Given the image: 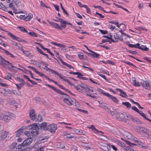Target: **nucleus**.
Masks as SVG:
<instances>
[{
  "label": "nucleus",
  "instance_id": "47",
  "mask_svg": "<svg viewBox=\"0 0 151 151\" xmlns=\"http://www.w3.org/2000/svg\"><path fill=\"white\" fill-rule=\"evenodd\" d=\"M71 150L72 151H76L77 147L73 145L71 147Z\"/></svg>",
  "mask_w": 151,
  "mask_h": 151
},
{
  "label": "nucleus",
  "instance_id": "10",
  "mask_svg": "<svg viewBox=\"0 0 151 151\" xmlns=\"http://www.w3.org/2000/svg\"><path fill=\"white\" fill-rule=\"evenodd\" d=\"M9 63V62L0 56V65L3 67H6L7 64Z\"/></svg>",
  "mask_w": 151,
  "mask_h": 151
},
{
  "label": "nucleus",
  "instance_id": "22",
  "mask_svg": "<svg viewBox=\"0 0 151 151\" xmlns=\"http://www.w3.org/2000/svg\"><path fill=\"white\" fill-rule=\"evenodd\" d=\"M126 114L125 113H119V117H117L118 118H120V120H122L126 118L125 117L126 116Z\"/></svg>",
  "mask_w": 151,
  "mask_h": 151
},
{
  "label": "nucleus",
  "instance_id": "4",
  "mask_svg": "<svg viewBox=\"0 0 151 151\" xmlns=\"http://www.w3.org/2000/svg\"><path fill=\"white\" fill-rule=\"evenodd\" d=\"M17 79L20 83L18 84H15L17 86V89L19 90L23 87L25 83L22 79L18 78Z\"/></svg>",
  "mask_w": 151,
  "mask_h": 151
},
{
  "label": "nucleus",
  "instance_id": "14",
  "mask_svg": "<svg viewBox=\"0 0 151 151\" xmlns=\"http://www.w3.org/2000/svg\"><path fill=\"white\" fill-rule=\"evenodd\" d=\"M24 128V127H22L21 128L17 130L15 132V136L17 137H19L23 133L24 131L23 129Z\"/></svg>",
  "mask_w": 151,
  "mask_h": 151
},
{
  "label": "nucleus",
  "instance_id": "1",
  "mask_svg": "<svg viewBox=\"0 0 151 151\" xmlns=\"http://www.w3.org/2000/svg\"><path fill=\"white\" fill-rule=\"evenodd\" d=\"M112 132L114 134L119 136H123L124 138L130 140L132 142H137V140L133 139V136L132 134L122 129H118L117 128H115L112 130Z\"/></svg>",
  "mask_w": 151,
  "mask_h": 151
},
{
  "label": "nucleus",
  "instance_id": "32",
  "mask_svg": "<svg viewBox=\"0 0 151 151\" xmlns=\"http://www.w3.org/2000/svg\"><path fill=\"white\" fill-rule=\"evenodd\" d=\"M36 121H38L39 122H41L42 121V116L40 115H38L37 116V117L36 118V120H35Z\"/></svg>",
  "mask_w": 151,
  "mask_h": 151
},
{
  "label": "nucleus",
  "instance_id": "39",
  "mask_svg": "<svg viewBox=\"0 0 151 151\" xmlns=\"http://www.w3.org/2000/svg\"><path fill=\"white\" fill-rule=\"evenodd\" d=\"M135 143H137V144L139 145V146L140 147H144V148H147V146H144L143 145H144V144L141 142H140L139 141L137 140V142H135Z\"/></svg>",
  "mask_w": 151,
  "mask_h": 151
},
{
  "label": "nucleus",
  "instance_id": "56",
  "mask_svg": "<svg viewBox=\"0 0 151 151\" xmlns=\"http://www.w3.org/2000/svg\"><path fill=\"white\" fill-rule=\"evenodd\" d=\"M78 4L80 7H84L85 8L86 6V5L82 4L79 1L78 2Z\"/></svg>",
  "mask_w": 151,
  "mask_h": 151
},
{
  "label": "nucleus",
  "instance_id": "38",
  "mask_svg": "<svg viewBox=\"0 0 151 151\" xmlns=\"http://www.w3.org/2000/svg\"><path fill=\"white\" fill-rule=\"evenodd\" d=\"M18 28H19L22 32H24L26 33H28V31L26 30L25 28L23 27H18Z\"/></svg>",
  "mask_w": 151,
  "mask_h": 151
},
{
  "label": "nucleus",
  "instance_id": "51",
  "mask_svg": "<svg viewBox=\"0 0 151 151\" xmlns=\"http://www.w3.org/2000/svg\"><path fill=\"white\" fill-rule=\"evenodd\" d=\"M50 71L52 73H53L57 75L59 77H60V75H61V74L58 73L57 72H56V71H55L53 70H52V69Z\"/></svg>",
  "mask_w": 151,
  "mask_h": 151
},
{
  "label": "nucleus",
  "instance_id": "19",
  "mask_svg": "<svg viewBox=\"0 0 151 151\" xmlns=\"http://www.w3.org/2000/svg\"><path fill=\"white\" fill-rule=\"evenodd\" d=\"M58 19L59 20L60 22V24L61 28L63 27L65 28L66 27V22L65 20L60 18H58Z\"/></svg>",
  "mask_w": 151,
  "mask_h": 151
},
{
  "label": "nucleus",
  "instance_id": "17",
  "mask_svg": "<svg viewBox=\"0 0 151 151\" xmlns=\"http://www.w3.org/2000/svg\"><path fill=\"white\" fill-rule=\"evenodd\" d=\"M138 129L140 131L143 133H145L147 135L149 134V132L148 130L144 128L139 127L138 128Z\"/></svg>",
  "mask_w": 151,
  "mask_h": 151
},
{
  "label": "nucleus",
  "instance_id": "3",
  "mask_svg": "<svg viewBox=\"0 0 151 151\" xmlns=\"http://www.w3.org/2000/svg\"><path fill=\"white\" fill-rule=\"evenodd\" d=\"M57 125L54 124H52L47 126V130L52 133H55L57 129Z\"/></svg>",
  "mask_w": 151,
  "mask_h": 151
},
{
  "label": "nucleus",
  "instance_id": "37",
  "mask_svg": "<svg viewBox=\"0 0 151 151\" xmlns=\"http://www.w3.org/2000/svg\"><path fill=\"white\" fill-rule=\"evenodd\" d=\"M140 45L139 43H137L136 45H133L129 44V46L130 47H135L136 48H138V46Z\"/></svg>",
  "mask_w": 151,
  "mask_h": 151
},
{
  "label": "nucleus",
  "instance_id": "8",
  "mask_svg": "<svg viewBox=\"0 0 151 151\" xmlns=\"http://www.w3.org/2000/svg\"><path fill=\"white\" fill-rule=\"evenodd\" d=\"M141 83L142 87L147 90H149L150 88V86L148 81H142Z\"/></svg>",
  "mask_w": 151,
  "mask_h": 151
},
{
  "label": "nucleus",
  "instance_id": "30",
  "mask_svg": "<svg viewBox=\"0 0 151 151\" xmlns=\"http://www.w3.org/2000/svg\"><path fill=\"white\" fill-rule=\"evenodd\" d=\"M122 104L125 106L128 109L130 108L131 107V104L128 102H122Z\"/></svg>",
  "mask_w": 151,
  "mask_h": 151
},
{
  "label": "nucleus",
  "instance_id": "25",
  "mask_svg": "<svg viewBox=\"0 0 151 151\" xmlns=\"http://www.w3.org/2000/svg\"><path fill=\"white\" fill-rule=\"evenodd\" d=\"M60 61L61 62V63L64 65H65V66H67L68 68H69L70 69H71V68H73V69H74V68H73V66H71V65H69L66 63H65V62H63L62 59H60Z\"/></svg>",
  "mask_w": 151,
  "mask_h": 151
},
{
  "label": "nucleus",
  "instance_id": "33",
  "mask_svg": "<svg viewBox=\"0 0 151 151\" xmlns=\"http://www.w3.org/2000/svg\"><path fill=\"white\" fill-rule=\"evenodd\" d=\"M33 17V15L32 14H29L28 16L26 17L25 19L26 21H29Z\"/></svg>",
  "mask_w": 151,
  "mask_h": 151
},
{
  "label": "nucleus",
  "instance_id": "60",
  "mask_svg": "<svg viewBox=\"0 0 151 151\" xmlns=\"http://www.w3.org/2000/svg\"><path fill=\"white\" fill-rule=\"evenodd\" d=\"M122 62H124L129 65H132V66H134L133 64L131 63L130 62H126L124 61H122Z\"/></svg>",
  "mask_w": 151,
  "mask_h": 151
},
{
  "label": "nucleus",
  "instance_id": "55",
  "mask_svg": "<svg viewBox=\"0 0 151 151\" xmlns=\"http://www.w3.org/2000/svg\"><path fill=\"white\" fill-rule=\"evenodd\" d=\"M47 65L46 64H44V63H41V66L42 68L43 69H45L46 67L47 66Z\"/></svg>",
  "mask_w": 151,
  "mask_h": 151
},
{
  "label": "nucleus",
  "instance_id": "44",
  "mask_svg": "<svg viewBox=\"0 0 151 151\" xmlns=\"http://www.w3.org/2000/svg\"><path fill=\"white\" fill-rule=\"evenodd\" d=\"M139 114L142 117H143L145 119H146V117L145 114L141 111H139L138 112Z\"/></svg>",
  "mask_w": 151,
  "mask_h": 151
},
{
  "label": "nucleus",
  "instance_id": "58",
  "mask_svg": "<svg viewBox=\"0 0 151 151\" xmlns=\"http://www.w3.org/2000/svg\"><path fill=\"white\" fill-rule=\"evenodd\" d=\"M54 91L57 92H58V93L60 94L66 95L65 94H64L60 90L57 89L56 88H55V90H54Z\"/></svg>",
  "mask_w": 151,
  "mask_h": 151
},
{
  "label": "nucleus",
  "instance_id": "31",
  "mask_svg": "<svg viewBox=\"0 0 151 151\" xmlns=\"http://www.w3.org/2000/svg\"><path fill=\"white\" fill-rule=\"evenodd\" d=\"M9 103L10 105H13L14 108H17V103H16L15 101H11L9 102Z\"/></svg>",
  "mask_w": 151,
  "mask_h": 151
},
{
  "label": "nucleus",
  "instance_id": "48",
  "mask_svg": "<svg viewBox=\"0 0 151 151\" xmlns=\"http://www.w3.org/2000/svg\"><path fill=\"white\" fill-rule=\"evenodd\" d=\"M133 85L135 86H140V84L138 82L136 81V80L133 83Z\"/></svg>",
  "mask_w": 151,
  "mask_h": 151
},
{
  "label": "nucleus",
  "instance_id": "7",
  "mask_svg": "<svg viewBox=\"0 0 151 151\" xmlns=\"http://www.w3.org/2000/svg\"><path fill=\"white\" fill-rule=\"evenodd\" d=\"M8 35L14 40H16L19 42H23L25 43L26 42L24 40H23L18 37L12 34L10 32H8Z\"/></svg>",
  "mask_w": 151,
  "mask_h": 151
},
{
  "label": "nucleus",
  "instance_id": "5",
  "mask_svg": "<svg viewBox=\"0 0 151 151\" xmlns=\"http://www.w3.org/2000/svg\"><path fill=\"white\" fill-rule=\"evenodd\" d=\"M69 96H67L65 98H64L63 99V102L66 103L67 105H71L75 101V100L74 99H70L68 98Z\"/></svg>",
  "mask_w": 151,
  "mask_h": 151
},
{
  "label": "nucleus",
  "instance_id": "26",
  "mask_svg": "<svg viewBox=\"0 0 151 151\" xmlns=\"http://www.w3.org/2000/svg\"><path fill=\"white\" fill-rule=\"evenodd\" d=\"M2 119V120L6 122H8L10 119V117L9 116L4 114V116H3Z\"/></svg>",
  "mask_w": 151,
  "mask_h": 151
},
{
  "label": "nucleus",
  "instance_id": "46",
  "mask_svg": "<svg viewBox=\"0 0 151 151\" xmlns=\"http://www.w3.org/2000/svg\"><path fill=\"white\" fill-rule=\"evenodd\" d=\"M77 77L79 78L82 79L83 80H86V78L82 77V76L83 75L81 73H79V74H78L77 75Z\"/></svg>",
  "mask_w": 151,
  "mask_h": 151
},
{
  "label": "nucleus",
  "instance_id": "35",
  "mask_svg": "<svg viewBox=\"0 0 151 151\" xmlns=\"http://www.w3.org/2000/svg\"><path fill=\"white\" fill-rule=\"evenodd\" d=\"M38 132V130H32L30 132L32 134V135H37Z\"/></svg>",
  "mask_w": 151,
  "mask_h": 151
},
{
  "label": "nucleus",
  "instance_id": "57",
  "mask_svg": "<svg viewBox=\"0 0 151 151\" xmlns=\"http://www.w3.org/2000/svg\"><path fill=\"white\" fill-rule=\"evenodd\" d=\"M85 8L86 9V12L88 14H90L91 12L90 11V9L88 8L87 5L85 7Z\"/></svg>",
  "mask_w": 151,
  "mask_h": 151
},
{
  "label": "nucleus",
  "instance_id": "61",
  "mask_svg": "<svg viewBox=\"0 0 151 151\" xmlns=\"http://www.w3.org/2000/svg\"><path fill=\"white\" fill-rule=\"evenodd\" d=\"M40 6H44L46 8H48V7L42 1L40 2Z\"/></svg>",
  "mask_w": 151,
  "mask_h": 151
},
{
  "label": "nucleus",
  "instance_id": "52",
  "mask_svg": "<svg viewBox=\"0 0 151 151\" xmlns=\"http://www.w3.org/2000/svg\"><path fill=\"white\" fill-rule=\"evenodd\" d=\"M136 29L141 31L142 30H145L146 31H147V29H145L144 28L140 27H137L136 28H135Z\"/></svg>",
  "mask_w": 151,
  "mask_h": 151
},
{
  "label": "nucleus",
  "instance_id": "2",
  "mask_svg": "<svg viewBox=\"0 0 151 151\" xmlns=\"http://www.w3.org/2000/svg\"><path fill=\"white\" fill-rule=\"evenodd\" d=\"M78 91L83 94L86 93H91L93 92L92 89H90L88 86L85 84H82L81 86H78Z\"/></svg>",
  "mask_w": 151,
  "mask_h": 151
},
{
  "label": "nucleus",
  "instance_id": "27",
  "mask_svg": "<svg viewBox=\"0 0 151 151\" xmlns=\"http://www.w3.org/2000/svg\"><path fill=\"white\" fill-rule=\"evenodd\" d=\"M138 48L144 51H148L149 49L148 48L146 47V46L143 45H141L140 46V45L138 46Z\"/></svg>",
  "mask_w": 151,
  "mask_h": 151
},
{
  "label": "nucleus",
  "instance_id": "43",
  "mask_svg": "<svg viewBox=\"0 0 151 151\" xmlns=\"http://www.w3.org/2000/svg\"><path fill=\"white\" fill-rule=\"evenodd\" d=\"M117 144L119 146L122 147H126L125 145L123 143L121 142L120 141H119L117 143Z\"/></svg>",
  "mask_w": 151,
  "mask_h": 151
},
{
  "label": "nucleus",
  "instance_id": "13",
  "mask_svg": "<svg viewBox=\"0 0 151 151\" xmlns=\"http://www.w3.org/2000/svg\"><path fill=\"white\" fill-rule=\"evenodd\" d=\"M103 95H104L110 98L113 101L115 102L116 103H117L118 102V100L115 97L109 94L108 93H106L102 92Z\"/></svg>",
  "mask_w": 151,
  "mask_h": 151
},
{
  "label": "nucleus",
  "instance_id": "20",
  "mask_svg": "<svg viewBox=\"0 0 151 151\" xmlns=\"http://www.w3.org/2000/svg\"><path fill=\"white\" fill-rule=\"evenodd\" d=\"M40 127L41 129L45 130H47V123L46 122L42 123L40 125Z\"/></svg>",
  "mask_w": 151,
  "mask_h": 151
},
{
  "label": "nucleus",
  "instance_id": "63",
  "mask_svg": "<svg viewBox=\"0 0 151 151\" xmlns=\"http://www.w3.org/2000/svg\"><path fill=\"white\" fill-rule=\"evenodd\" d=\"M61 79H63L65 81L67 82L68 80L67 79L65 78V77L63 76H62L61 74L60 75V77H59Z\"/></svg>",
  "mask_w": 151,
  "mask_h": 151
},
{
  "label": "nucleus",
  "instance_id": "16",
  "mask_svg": "<svg viewBox=\"0 0 151 151\" xmlns=\"http://www.w3.org/2000/svg\"><path fill=\"white\" fill-rule=\"evenodd\" d=\"M38 124H39L38 123H35L32 125H29V127L32 130H38L39 129V128Z\"/></svg>",
  "mask_w": 151,
  "mask_h": 151
},
{
  "label": "nucleus",
  "instance_id": "42",
  "mask_svg": "<svg viewBox=\"0 0 151 151\" xmlns=\"http://www.w3.org/2000/svg\"><path fill=\"white\" fill-rule=\"evenodd\" d=\"M93 54L91 55L93 57L97 58L99 56V54L94 52L93 51V52H91Z\"/></svg>",
  "mask_w": 151,
  "mask_h": 151
},
{
  "label": "nucleus",
  "instance_id": "18",
  "mask_svg": "<svg viewBox=\"0 0 151 151\" xmlns=\"http://www.w3.org/2000/svg\"><path fill=\"white\" fill-rule=\"evenodd\" d=\"M1 138L3 140L7 137L8 132L5 131H2L1 132Z\"/></svg>",
  "mask_w": 151,
  "mask_h": 151
},
{
  "label": "nucleus",
  "instance_id": "11",
  "mask_svg": "<svg viewBox=\"0 0 151 151\" xmlns=\"http://www.w3.org/2000/svg\"><path fill=\"white\" fill-rule=\"evenodd\" d=\"M29 116L32 120H36V118L37 117V116L35 114L34 109H32L31 110L29 113Z\"/></svg>",
  "mask_w": 151,
  "mask_h": 151
},
{
  "label": "nucleus",
  "instance_id": "53",
  "mask_svg": "<svg viewBox=\"0 0 151 151\" xmlns=\"http://www.w3.org/2000/svg\"><path fill=\"white\" fill-rule=\"evenodd\" d=\"M10 93H13L15 95H19L18 93L16 91L14 90H13L10 91Z\"/></svg>",
  "mask_w": 151,
  "mask_h": 151
},
{
  "label": "nucleus",
  "instance_id": "36",
  "mask_svg": "<svg viewBox=\"0 0 151 151\" xmlns=\"http://www.w3.org/2000/svg\"><path fill=\"white\" fill-rule=\"evenodd\" d=\"M61 45L62 46H59V47L60 48L61 50L64 52H66L67 50L66 48V46L65 45L62 44H61Z\"/></svg>",
  "mask_w": 151,
  "mask_h": 151
},
{
  "label": "nucleus",
  "instance_id": "54",
  "mask_svg": "<svg viewBox=\"0 0 151 151\" xmlns=\"http://www.w3.org/2000/svg\"><path fill=\"white\" fill-rule=\"evenodd\" d=\"M126 150L127 151H135L133 149L128 146L126 147Z\"/></svg>",
  "mask_w": 151,
  "mask_h": 151
},
{
  "label": "nucleus",
  "instance_id": "23",
  "mask_svg": "<svg viewBox=\"0 0 151 151\" xmlns=\"http://www.w3.org/2000/svg\"><path fill=\"white\" fill-rule=\"evenodd\" d=\"M75 132L76 134L81 135H84L85 133V132L84 131L77 129L75 130Z\"/></svg>",
  "mask_w": 151,
  "mask_h": 151
},
{
  "label": "nucleus",
  "instance_id": "64",
  "mask_svg": "<svg viewBox=\"0 0 151 151\" xmlns=\"http://www.w3.org/2000/svg\"><path fill=\"white\" fill-rule=\"evenodd\" d=\"M132 109L136 111V112H138V111H139L138 109L135 106H132Z\"/></svg>",
  "mask_w": 151,
  "mask_h": 151
},
{
  "label": "nucleus",
  "instance_id": "29",
  "mask_svg": "<svg viewBox=\"0 0 151 151\" xmlns=\"http://www.w3.org/2000/svg\"><path fill=\"white\" fill-rule=\"evenodd\" d=\"M3 51L7 55H9L10 57L11 58H14L15 56L9 52L8 51H7L5 49H3Z\"/></svg>",
  "mask_w": 151,
  "mask_h": 151
},
{
  "label": "nucleus",
  "instance_id": "62",
  "mask_svg": "<svg viewBox=\"0 0 151 151\" xmlns=\"http://www.w3.org/2000/svg\"><path fill=\"white\" fill-rule=\"evenodd\" d=\"M51 43L53 45H54L56 46H58V47L60 46H62L61 44H59V43H58L57 42H52Z\"/></svg>",
  "mask_w": 151,
  "mask_h": 151
},
{
  "label": "nucleus",
  "instance_id": "28",
  "mask_svg": "<svg viewBox=\"0 0 151 151\" xmlns=\"http://www.w3.org/2000/svg\"><path fill=\"white\" fill-rule=\"evenodd\" d=\"M0 93L4 96H5L7 94V91L5 89L2 88L0 90Z\"/></svg>",
  "mask_w": 151,
  "mask_h": 151
},
{
  "label": "nucleus",
  "instance_id": "59",
  "mask_svg": "<svg viewBox=\"0 0 151 151\" xmlns=\"http://www.w3.org/2000/svg\"><path fill=\"white\" fill-rule=\"evenodd\" d=\"M109 112L110 114L112 116L114 115L115 114H116L117 113V112L116 111H111L109 110Z\"/></svg>",
  "mask_w": 151,
  "mask_h": 151
},
{
  "label": "nucleus",
  "instance_id": "34",
  "mask_svg": "<svg viewBox=\"0 0 151 151\" xmlns=\"http://www.w3.org/2000/svg\"><path fill=\"white\" fill-rule=\"evenodd\" d=\"M56 145L57 148H58L63 149L65 147V146L63 144L60 143L58 142L56 144Z\"/></svg>",
  "mask_w": 151,
  "mask_h": 151
},
{
  "label": "nucleus",
  "instance_id": "15",
  "mask_svg": "<svg viewBox=\"0 0 151 151\" xmlns=\"http://www.w3.org/2000/svg\"><path fill=\"white\" fill-rule=\"evenodd\" d=\"M101 148L102 150L105 151H109L110 149V145L107 144H105L101 145Z\"/></svg>",
  "mask_w": 151,
  "mask_h": 151
},
{
  "label": "nucleus",
  "instance_id": "49",
  "mask_svg": "<svg viewBox=\"0 0 151 151\" xmlns=\"http://www.w3.org/2000/svg\"><path fill=\"white\" fill-rule=\"evenodd\" d=\"M101 107H102L104 109H105L107 111L108 113H109V109L107 106L103 105L102 104H101Z\"/></svg>",
  "mask_w": 151,
  "mask_h": 151
},
{
  "label": "nucleus",
  "instance_id": "45",
  "mask_svg": "<svg viewBox=\"0 0 151 151\" xmlns=\"http://www.w3.org/2000/svg\"><path fill=\"white\" fill-rule=\"evenodd\" d=\"M65 135L67 136L66 137L67 138H69L70 139L74 137V136L73 135H71L70 134L68 133H67V132L66 133Z\"/></svg>",
  "mask_w": 151,
  "mask_h": 151
},
{
  "label": "nucleus",
  "instance_id": "50",
  "mask_svg": "<svg viewBox=\"0 0 151 151\" xmlns=\"http://www.w3.org/2000/svg\"><path fill=\"white\" fill-rule=\"evenodd\" d=\"M125 142H126V143L127 144L129 145L130 146H132L133 145H136V144H134L133 143H132L128 141L125 140Z\"/></svg>",
  "mask_w": 151,
  "mask_h": 151
},
{
  "label": "nucleus",
  "instance_id": "9",
  "mask_svg": "<svg viewBox=\"0 0 151 151\" xmlns=\"http://www.w3.org/2000/svg\"><path fill=\"white\" fill-rule=\"evenodd\" d=\"M18 147H20V148H22L21 145H17V144L16 142L13 143L10 146V151L11 150H16L18 149Z\"/></svg>",
  "mask_w": 151,
  "mask_h": 151
},
{
  "label": "nucleus",
  "instance_id": "24",
  "mask_svg": "<svg viewBox=\"0 0 151 151\" xmlns=\"http://www.w3.org/2000/svg\"><path fill=\"white\" fill-rule=\"evenodd\" d=\"M88 127L91 129L94 133H99L100 132L97 130L93 125H91L90 127Z\"/></svg>",
  "mask_w": 151,
  "mask_h": 151
},
{
  "label": "nucleus",
  "instance_id": "41",
  "mask_svg": "<svg viewBox=\"0 0 151 151\" xmlns=\"http://www.w3.org/2000/svg\"><path fill=\"white\" fill-rule=\"evenodd\" d=\"M133 122H135L137 124H139L140 123V121L138 119L136 118H133L132 119Z\"/></svg>",
  "mask_w": 151,
  "mask_h": 151
},
{
  "label": "nucleus",
  "instance_id": "12",
  "mask_svg": "<svg viewBox=\"0 0 151 151\" xmlns=\"http://www.w3.org/2000/svg\"><path fill=\"white\" fill-rule=\"evenodd\" d=\"M48 22L54 28L60 30L62 29V28H61V26L59 25L58 24L53 22H49V21H48Z\"/></svg>",
  "mask_w": 151,
  "mask_h": 151
},
{
  "label": "nucleus",
  "instance_id": "6",
  "mask_svg": "<svg viewBox=\"0 0 151 151\" xmlns=\"http://www.w3.org/2000/svg\"><path fill=\"white\" fill-rule=\"evenodd\" d=\"M33 139L31 137L27 138L24 140L21 144V147L27 146L30 144L32 142Z\"/></svg>",
  "mask_w": 151,
  "mask_h": 151
},
{
  "label": "nucleus",
  "instance_id": "21",
  "mask_svg": "<svg viewBox=\"0 0 151 151\" xmlns=\"http://www.w3.org/2000/svg\"><path fill=\"white\" fill-rule=\"evenodd\" d=\"M116 90L119 91L121 92V93L120 94H119V95L125 98L127 96V94L125 92H124V91H122V89L116 88Z\"/></svg>",
  "mask_w": 151,
  "mask_h": 151
},
{
  "label": "nucleus",
  "instance_id": "40",
  "mask_svg": "<svg viewBox=\"0 0 151 151\" xmlns=\"http://www.w3.org/2000/svg\"><path fill=\"white\" fill-rule=\"evenodd\" d=\"M27 33L35 37H37V34L33 32H28V33Z\"/></svg>",
  "mask_w": 151,
  "mask_h": 151
}]
</instances>
